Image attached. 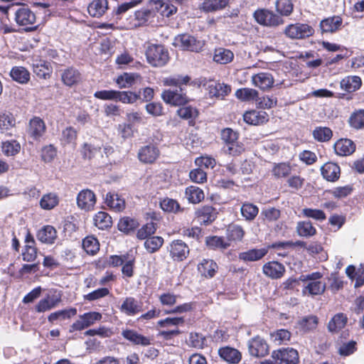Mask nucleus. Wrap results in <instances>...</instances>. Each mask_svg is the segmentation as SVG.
<instances>
[{
  "label": "nucleus",
  "instance_id": "obj_29",
  "mask_svg": "<svg viewBox=\"0 0 364 364\" xmlns=\"http://www.w3.org/2000/svg\"><path fill=\"white\" fill-rule=\"evenodd\" d=\"M122 336L132 342L135 345H141L142 346H147L150 345L151 340L149 337L144 336L141 334H139L136 331L130 329L124 330L122 332Z\"/></svg>",
  "mask_w": 364,
  "mask_h": 364
},
{
  "label": "nucleus",
  "instance_id": "obj_51",
  "mask_svg": "<svg viewBox=\"0 0 364 364\" xmlns=\"http://www.w3.org/2000/svg\"><path fill=\"white\" fill-rule=\"evenodd\" d=\"M299 325L304 332H309L316 328L318 318L313 315L304 316L299 321Z\"/></svg>",
  "mask_w": 364,
  "mask_h": 364
},
{
  "label": "nucleus",
  "instance_id": "obj_7",
  "mask_svg": "<svg viewBox=\"0 0 364 364\" xmlns=\"http://www.w3.org/2000/svg\"><path fill=\"white\" fill-rule=\"evenodd\" d=\"M102 314L96 311H90L79 316L78 319L76 320L70 326V332L82 331L90 326L93 325L96 321H100Z\"/></svg>",
  "mask_w": 364,
  "mask_h": 364
},
{
  "label": "nucleus",
  "instance_id": "obj_11",
  "mask_svg": "<svg viewBox=\"0 0 364 364\" xmlns=\"http://www.w3.org/2000/svg\"><path fill=\"white\" fill-rule=\"evenodd\" d=\"M168 251L173 260L181 262L187 258L190 250L187 244L183 240H176L170 243Z\"/></svg>",
  "mask_w": 364,
  "mask_h": 364
},
{
  "label": "nucleus",
  "instance_id": "obj_57",
  "mask_svg": "<svg viewBox=\"0 0 364 364\" xmlns=\"http://www.w3.org/2000/svg\"><path fill=\"white\" fill-rule=\"evenodd\" d=\"M235 96L242 101H251L257 99L258 92L252 88H240L235 92Z\"/></svg>",
  "mask_w": 364,
  "mask_h": 364
},
{
  "label": "nucleus",
  "instance_id": "obj_59",
  "mask_svg": "<svg viewBox=\"0 0 364 364\" xmlns=\"http://www.w3.org/2000/svg\"><path fill=\"white\" fill-rule=\"evenodd\" d=\"M163 243L164 239L161 237L151 236L146 240L144 247L149 252L154 253L163 245Z\"/></svg>",
  "mask_w": 364,
  "mask_h": 364
},
{
  "label": "nucleus",
  "instance_id": "obj_60",
  "mask_svg": "<svg viewBox=\"0 0 364 364\" xmlns=\"http://www.w3.org/2000/svg\"><path fill=\"white\" fill-rule=\"evenodd\" d=\"M116 101L124 104H133L139 98V95L131 91H117Z\"/></svg>",
  "mask_w": 364,
  "mask_h": 364
},
{
  "label": "nucleus",
  "instance_id": "obj_22",
  "mask_svg": "<svg viewBox=\"0 0 364 364\" xmlns=\"http://www.w3.org/2000/svg\"><path fill=\"white\" fill-rule=\"evenodd\" d=\"M253 85L262 90L271 88L274 84V77L269 73H259L252 77Z\"/></svg>",
  "mask_w": 364,
  "mask_h": 364
},
{
  "label": "nucleus",
  "instance_id": "obj_62",
  "mask_svg": "<svg viewBox=\"0 0 364 364\" xmlns=\"http://www.w3.org/2000/svg\"><path fill=\"white\" fill-rule=\"evenodd\" d=\"M2 151L8 156L18 154L21 149L20 144L16 140L6 141L2 143Z\"/></svg>",
  "mask_w": 364,
  "mask_h": 364
},
{
  "label": "nucleus",
  "instance_id": "obj_6",
  "mask_svg": "<svg viewBox=\"0 0 364 364\" xmlns=\"http://www.w3.org/2000/svg\"><path fill=\"white\" fill-rule=\"evenodd\" d=\"M314 29L307 23H296L286 26L285 36L290 39H304L311 36Z\"/></svg>",
  "mask_w": 364,
  "mask_h": 364
},
{
  "label": "nucleus",
  "instance_id": "obj_37",
  "mask_svg": "<svg viewBox=\"0 0 364 364\" xmlns=\"http://www.w3.org/2000/svg\"><path fill=\"white\" fill-rule=\"evenodd\" d=\"M10 75L14 81L20 84H26L30 80V73L21 66L14 67L10 72Z\"/></svg>",
  "mask_w": 364,
  "mask_h": 364
},
{
  "label": "nucleus",
  "instance_id": "obj_56",
  "mask_svg": "<svg viewBox=\"0 0 364 364\" xmlns=\"http://www.w3.org/2000/svg\"><path fill=\"white\" fill-rule=\"evenodd\" d=\"M332 136L333 132L328 127H318L313 131V136L318 141H327L331 139Z\"/></svg>",
  "mask_w": 364,
  "mask_h": 364
},
{
  "label": "nucleus",
  "instance_id": "obj_21",
  "mask_svg": "<svg viewBox=\"0 0 364 364\" xmlns=\"http://www.w3.org/2000/svg\"><path fill=\"white\" fill-rule=\"evenodd\" d=\"M218 268L217 263L210 259H203L197 267L199 274L205 278L213 277L217 272Z\"/></svg>",
  "mask_w": 364,
  "mask_h": 364
},
{
  "label": "nucleus",
  "instance_id": "obj_1",
  "mask_svg": "<svg viewBox=\"0 0 364 364\" xmlns=\"http://www.w3.org/2000/svg\"><path fill=\"white\" fill-rule=\"evenodd\" d=\"M322 277L323 274L318 272L301 276V281L304 282L302 293L311 296L322 294L326 288V283L321 281Z\"/></svg>",
  "mask_w": 364,
  "mask_h": 364
},
{
  "label": "nucleus",
  "instance_id": "obj_8",
  "mask_svg": "<svg viewBox=\"0 0 364 364\" xmlns=\"http://www.w3.org/2000/svg\"><path fill=\"white\" fill-rule=\"evenodd\" d=\"M272 358L277 364H297L299 363V353L296 350L287 348L274 350Z\"/></svg>",
  "mask_w": 364,
  "mask_h": 364
},
{
  "label": "nucleus",
  "instance_id": "obj_30",
  "mask_svg": "<svg viewBox=\"0 0 364 364\" xmlns=\"http://www.w3.org/2000/svg\"><path fill=\"white\" fill-rule=\"evenodd\" d=\"M37 238L43 243L53 244L57 239V231L51 225H45L38 230Z\"/></svg>",
  "mask_w": 364,
  "mask_h": 364
},
{
  "label": "nucleus",
  "instance_id": "obj_58",
  "mask_svg": "<svg viewBox=\"0 0 364 364\" xmlns=\"http://www.w3.org/2000/svg\"><path fill=\"white\" fill-rule=\"evenodd\" d=\"M275 7L279 14L287 16L292 13L294 5L291 0H277L275 2Z\"/></svg>",
  "mask_w": 364,
  "mask_h": 364
},
{
  "label": "nucleus",
  "instance_id": "obj_63",
  "mask_svg": "<svg viewBox=\"0 0 364 364\" xmlns=\"http://www.w3.org/2000/svg\"><path fill=\"white\" fill-rule=\"evenodd\" d=\"M156 228L153 222L147 223L139 229L136 236L139 240H146L155 233Z\"/></svg>",
  "mask_w": 364,
  "mask_h": 364
},
{
  "label": "nucleus",
  "instance_id": "obj_10",
  "mask_svg": "<svg viewBox=\"0 0 364 364\" xmlns=\"http://www.w3.org/2000/svg\"><path fill=\"white\" fill-rule=\"evenodd\" d=\"M15 20L18 25L25 26L26 31H31L35 28L33 25L36 18L35 14L30 9L22 6L16 11Z\"/></svg>",
  "mask_w": 364,
  "mask_h": 364
},
{
  "label": "nucleus",
  "instance_id": "obj_44",
  "mask_svg": "<svg viewBox=\"0 0 364 364\" xmlns=\"http://www.w3.org/2000/svg\"><path fill=\"white\" fill-rule=\"evenodd\" d=\"M296 232L301 237H309L316 233V230L310 221H299L296 225Z\"/></svg>",
  "mask_w": 364,
  "mask_h": 364
},
{
  "label": "nucleus",
  "instance_id": "obj_45",
  "mask_svg": "<svg viewBox=\"0 0 364 364\" xmlns=\"http://www.w3.org/2000/svg\"><path fill=\"white\" fill-rule=\"evenodd\" d=\"M185 193L188 200L191 203H198L204 198L203 191L197 186L188 187Z\"/></svg>",
  "mask_w": 364,
  "mask_h": 364
},
{
  "label": "nucleus",
  "instance_id": "obj_19",
  "mask_svg": "<svg viewBox=\"0 0 364 364\" xmlns=\"http://www.w3.org/2000/svg\"><path fill=\"white\" fill-rule=\"evenodd\" d=\"M46 129L43 120L36 117L30 120L28 132L34 140H39L44 135Z\"/></svg>",
  "mask_w": 364,
  "mask_h": 364
},
{
  "label": "nucleus",
  "instance_id": "obj_52",
  "mask_svg": "<svg viewBox=\"0 0 364 364\" xmlns=\"http://www.w3.org/2000/svg\"><path fill=\"white\" fill-rule=\"evenodd\" d=\"M77 136V131L72 127H68L63 130L60 139L63 145L71 144L75 146Z\"/></svg>",
  "mask_w": 364,
  "mask_h": 364
},
{
  "label": "nucleus",
  "instance_id": "obj_54",
  "mask_svg": "<svg viewBox=\"0 0 364 364\" xmlns=\"http://www.w3.org/2000/svg\"><path fill=\"white\" fill-rule=\"evenodd\" d=\"M206 245L211 249L225 250L230 246V243L223 237L211 236L206 238Z\"/></svg>",
  "mask_w": 364,
  "mask_h": 364
},
{
  "label": "nucleus",
  "instance_id": "obj_42",
  "mask_svg": "<svg viewBox=\"0 0 364 364\" xmlns=\"http://www.w3.org/2000/svg\"><path fill=\"white\" fill-rule=\"evenodd\" d=\"M234 58L233 53L226 48H219L215 50L213 60L220 64H228Z\"/></svg>",
  "mask_w": 364,
  "mask_h": 364
},
{
  "label": "nucleus",
  "instance_id": "obj_50",
  "mask_svg": "<svg viewBox=\"0 0 364 364\" xmlns=\"http://www.w3.org/2000/svg\"><path fill=\"white\" fill-rule=\"evenodd\" d=\"M139 77L138 74L125 73L117 78L116 82L119 88H127L130 87Z\"/></svg>",
  "mask_w": 364,
  "mask_h": 364
},
{
  "label": "nucleus",
  "instance_id": "obj_16",
  "mask_svg": "<svg viewBox=\"0 0 364 364\" xmlns=\"http://www.w3.org/2000/svg\"><path fill=\"white\" fill-rule=\"evenodd\" d=\"M96 203V197L94 192L89 189L81 191L77 196V206L85 211L92 210Z\"/></svg>",
  "mask_w": 364,
  "mask_h": 364
},
{
  "label": "nucleus",
  "instance_id": "obj_13",
  "mask_svg": "<svg viewBox=\"0 0 364 364\" xmlns=\"http://www.w3.org/2000/svg\"><path fill=\"white\" fill-rule=\"evenodd\" d=\"M248 350L252 356L264 357L269 353V346L266 341L259 336L252 338L248 341Z\"/></svg>",
  "mask_w": 364,
  "mask_h": 364
},
{
  "label": "nucleus",
  "instance_id": "obj_40",
  "mask_svg": "<svg viewBox=\"0 0 364 364\" xmlns=\"http://www.w3.org/2000/svg\"><path fill=\"white\" fill-rule=\"evenodd\" d=\"M24 250L22 253L23 259L26 262H33L37 257V249L33 246L34 240L30 236L26 239Z\"/></svg>",
  "mask_w": 364,
  "mask_h": 364
},
{
  "label": "nucleus",
  "instance_id": "obj_34",
  "mask_svg": "<svg viewBox=\"0 0 364 364\" xmlns=\"http://www.w3.org/2000/svg\"><path fill=\"white\" fill-rule=\"evenodd\" d=\"M245 232L242 226L237 224L230 225L226 230L227 241L238 242H241L245 236Z\"/></svg>",
  "mask_w": 364,
  "mask_h": 364
},
{
  "label": "nucleus",
  "instance_id": "obj_17",
  "mask_svg": "<svg viewBox=\"0 0 364 364\" xmlns=\"http://www.w3.org/2000/svg\"><path fill=\"white\" fill-rule=\"evenodd\" d=\"M285 272L286 269L284 265L277 261L268 262L262 267L263 274L272 279H278L282 278Z\"/></svg>",
  "mask_w": 364,
  "mask_h": 364
},
{
  "label": "nucleus",
  "instance_id": "obj_27",
  "mask_svg": "<svg viewBox=\"0 0 364 364\" xmlns=\"http://www.w3.org/2000/svg\"><path fill=\"white\" fill-rule=\"evenodd\" d=\"M244 121L251 125L262 124L268 121V114L264 111L252 110L243 115Z\"/></svg>",
  "mask_w": 364,
  "mask_h": 364
},
{
  "label": "nucleus",
  "instance_id": "obj_64",
  "mask_svg": "<svg viewBox=\"0 0 364 364\" xmlns=\"http://www.w3.org/2000/svg\"><path fill=\"white\" fill-rule=\"evenodd\" d=\"M161 209L168 213H176L180 209V205L176 200L165 198L160 202Z\"/></svg>",
  "mask_w": 364,
  "mask_h": 364
},
{
  "label": "nucleus",
  "instance_id": "obj_26",
  "mask_svg": "<svg viewBox=\"0 0 364 364\" xmlns=\"http://www.w3.org/2000/svg\"><path fill=\"white\" fill-rule=\"evenodd\" d=\"M105 203L114 212H121L125 208L124 200L115 192L107 193L105 198Z\"/></svg>",
  "mask_w": 364,
  "mask_h": 364
},
{
  "label": "nucleus",
  "instance_id": "obj_49",
  "mask_svg": "<svg viewBox=\"0 0 364 364\" xmlns=\"http://www.w3.org/2000/svg\"><path fill=\"white\" fill-rule=\"evenodd\" d=\"M58 196L54 193L45 194L40 200V206L44 210H51L58 204Z\"/></svg>",
  "mask_w": 364,
  "mask_h": 364
},
{
  "label": "nucleus",
  "instance_id": "obj_2",
  "mask_svg": "<svg viewBox=\"0 0 364 364\" xmlns=\"http://www.w3.org/2000/svg\"><path fill=\"white\" fill-rule=\"evenodd\" d=\"M145 54L147 62L153 67L164 66L169 60L167 49L161 44H149Z\"/></svg>",
  "mask_w": 364,
  "mask_h": 364
},
{
  "label": "nucleus",
  "instance_id": "obj_48",
  "mask_svg": "<svg viewBox=\"0 0 364 364\" xmlns=\"http://www.w3.org/2000/svg\"><path fill=\"white\" fill-rule=\"evenodd\" d=\"M94 223L99 229L105 230L111 227L112 221V218L107 213L100 211L95 215Z\"/></svg>",
  "mask_w": 364,
  "mask_h": 364
},
{
  "label": "nucleus",
  "instance_id": "obj_25",
  "mask_svg": "<svg viewBox=\"0 0 364 364\" xmlns=\"http://www.w3.org/2000/svg\"><path fill=\"white\" fill-rule=\"evenodd\" d=\"M334 150L337 155L345 156L352 154L355 150L354 142L348 139H340L334 144Z\"/></svg>",
  "mask_w": 364,
  "mask_h": 364
},
{
  "label": "nucleus",
  "instance_id": "obj_36",
  "mask_svg": "<svg viewBox=\"0 0 364 364\" xmlns=\"http://www.w3.org/2000/svg\"><path fill=\"white\" fill-rule=\"evenodd\" d=\"M198 218L200 223L208 225L216 218L215 208L212 206L205 205L200 208L198 212Z\"/></svg>",
  "mask_w": 364,
  "mask_h": 364
},
{
  "label": "nucleus",
  "instance_id": "obj_35",
  "mask_svg": "<svg viewBox=\"0 0 364 364\" xmlns=\"http://www.w3.org/2000/svg\"><path fill=\"white\" fill-rule=\"evenodd\" d=\"M348 321L347 316L343 313H338L333 316L328 323V330L331 333H338L343 328Z\"/></svg>",
  "mask_w": 364,
  "mask_h": 364
},
{
  "label": "nucleus",
  "instance_id": "obj_32",
  "mask_svg": "<svg viewBox=\"0 0 364 364\" xmlns=\"http://www.w3.org/2000/svg\"><path fill=\"white\" fill-rule=\"evenodd\" d=\"M342 23L343 21L340 16H334L321 21L320 28L322 32L334 33L341 28Z\"/></svg>",
  "mask_w": 364,
  "mask_h": 364
},
{
  "label": "nucleus",
  "instance_id": "obj_43",
  "mask_svg": "<svg viewBox=\"0 0 364 364\" xmlns=\"http://www.w3.org/2000/svg\"><path fill=\"white\" fill-rule=\"evenodd\" d=\"M77 314V309L75 308H69L51 313L48 320L49 322L53 323L57 320H65L75 316Z\"/></svg>",
  "mask_w": 364,
  "mask_h": 364
},
{
  "label": "nucleus",
  "instance_id": "obj_9",
  "mask_svg": "<svg viewBox=\"0 0 364 364\" xmlns=\"http://www.w3.org/2000/svg\"><path fill=\"white\" fill-rule=\"evenodd\" d=\"M161 97L166 103L174 106L184 105L188 101L182 87L164 90L161 94Z\"/></svg>",
  "mask_w": 364,
  "mask_h": 364
},
{
  "label": "nucleus",
  "instance_id": "obj_46",
  "mask_svg": "<svg viewBox=\"0 0 364 364\" xmlns=\"http://www.w3.org/2000/svg\"><path fill=\"white\" fill-rule=\"evenodd\" d=\"M229 0H206L202 4V9L206 12H213L223 9L228 4Z\"/></svg>",
  "mask_w": 364,
  "mask_h": 364
},
{
  "label": "nucleus",
  "instance_id": "obj_12",
  "mask_svg": "<svg viewBox=\"0 0 364 364\" xmlns=\"http://www.w3.org/2000/svg\"><path fill=\"white\" fill-rule=\"evenodd\" d=\"M210 97L223 99L231 91L230 86L216 80H210L204 84Z\"/></svg>",
  "mask_w": 364,
  "mask_h": 364
},
{
  "label": "nucleus",
  "instance_id": "obj_41",
  "mask_svg": "<svg viewBox=\"0 0 364 364\" xmlns=\"http://www.w3.org/2000/svg\"><path fill=\"white\" fill-rule=\"evenodd\" d=\"M242 216L247 221H252L259 213V208L256 205L251 203H244L240 208Z\"/></svg>",
  "mask_w": 364,
  "mask_h": 364
},
{
  "label": "nucleus",
  "instance_id": "obj_5",
  "mask_svg": "<svg viewBox=\"0 0 364 364\" xmlns=\"http://www.w3.org/2000/svg\"><path fill=\"white\" fill-rule=\"evenodd\" d=\"M253 16L257 23L264 26L276 27L284 23V20L280 16L265 9L256 10Z\"/></svg>",
  "mask_w": 364,
  "mask_h": 364
},
{
  "label": "nucleus",
  "instance_id": "obj_33",
  "mask_svg": "<svg viewBox=\"0 0 364 364\" xmlns=\"http://www.w3.org/2000/svg\"><path fill=\"white\" fill-rule=\"evenodd\" d=\"M361 85L362 80L360 77L356 75L347 76L340 82L341 88L347 92H353L358 90Z\"/></svg>",
  "mask_w": 364,
  "mask_h": 364
},
{
  "label": "nucleus",
  "instance_id": "obj_55",
  "mask_svg": "<svg viewBox=\"0 0 364 364\" xmlns=\"http://www.w3.org/2000/svg\"><path fill=\"white\" fill-rule=\"evenodd\" d=\"M82 247L87 253L93 255L99 251L100 243L95 237L87 236L82 241Z\"/></svg>",
  "mask_w": 364,
  "mask_h": 364
},
{
  "label": "nucleus",
  "instance_id": "obj_31",
  "mask_svg": "<svg viewBox=\"0 0 364 364\" xmlns=\"http://www.w3.org/2000/svg\"><path fill=\"white\" fill-rule=\"evenodd\" d=\"M107 9V0H92L87 6L89 14L95 18L102 16Z\"/></svg>",
  "mask_w": 364,
  "mask_h": 364
},
{
  "label": "nucleus",
  "instance_id": "obj_61",
  "mask_svg": "<svg viewBox=\"0 0 364 364\" xmlns=\"http://www.w3.org/2000/svg\"><path fill=\"white\" fill-rule=\"evenodd\" d=\"M198 113V110L191 106H182L177 110V114L186 120H194Z\"/></svg>",
  "mask_w": 364,
  "mask_h": 364
},
{
  "label": "nucleus",
  "instance_id": "obj_3",
  "mask_svg": "<svg viewBox=\"0 0 364 364\" xmlns=\"http://www.w3.org/2000/svg\"><path fill=\"white\" fill-rule=\"evenodd\" d=\"M221 139L225 143L223 150L225 154L237 156L244 151L243 144L238 141V134L230 128L221 131Z\"/></svg>",
  "mask_w": 364,
  "mask_h": 364
},
{
  "label": "nucleus",
  "instance_id": "obj_53",
  "mask_svg": "<svg viewBox=\"0 0 364 364\" xmlns=\"http://www.w3.org/2000/svg\"><path fill=\"white\" fill-rule=\"evenodd\" d=\"M138 225L139 223L136 220L129 217H124L119 220L118 223V229L121 232L128 234L130 232L134 231Z\"/></svg>",
  "mask_w": 364,
  "mask_h": 364
},
{
  "label": "nucleus",
  "instance_id": "obj_47",
  "mask_svg": "<svg viewBox=\"0 0 364 364\" xmlns=\"http://www.w3.org/2000/svg\"><path fill=\"white\" fill-rule=\"evenodd\" d=\"M350 126L355 129L364 128V109H358L354 111L348 119Z\"/></svg>",
  "mask_w": 364,
  "mask_h": 364
},
{
  "label": "nucleus",
  "instance_id": "obj_20",
  "mask_svg": "<svg viewBox=\"0 0 364 364\" xmlns=\"http://www.w3.org/2000/svg\"><path fill=\"white\" fill-rule=\"evenodd\" d=\"M321 175L328 181L335 182L338 180L341 175V169L338 164L333 162H327L321 168Z\"/></svg>",
  "mask_w": 364,
  "mask_h": 364
},
{
  "label": "nucleus",
  "instance_id": "obj_38",
  "mask_svg": "<svg viewBox=\"0 0 364 364\" xmlns=\"http://www.w3.org/2000/svg\"><path fill=\"white\" fill-rule=\"evenodd\" d=\"M292 168L289 163L282 162L274 164L272 173L274 178L279 179L289 176L291 172Z\"/></svg>",
  "mask_w": 364,
  "mask_h": 364
},
{
  "label": "nucleus",
  "instance_id": "obj_14",
  "mask_svg": "<svg viewBox=\"0 0 364 364\" xmlns=\"http://www.w3.org/2000/svg\"><path fill=\"white\" fill-rule=\"evenodd\" d=\"M143 304L141 301L132 297H126L119 307V310L128 316H134L142 311Z\"/></svg>",
  "mask_w": 364,
  "mask_h": 364
},
{
  "label": "nucleus",
  "instance_id": "obj_28",
  "mask_svg": "<svg viewBox=\"0 0 364 364\" xmlns=\"http://www.w3.org/2000/svg\"><path fill=\"white\" fill-rule=\"evenodd\" d=\"M60 301V296L48 294L45 298L38 301L36 306V311L38 313L49 311L57 306Z\"/></svg>",
  "mask_w": 364,
  "mask_h": 364
},
{
  "label": "nucleus",
  "instance_id": "obj_15",
  "mask_svg": "<svg viewBox=\"0 0 364 364\" xmlns=\"http://www.w3.org/2000/svg\"><path fill=\"white\" fill-rule=\"evenodd\" d=\"M159 155V148L153 144L141 146L138 151V159L143 164H153Z\"/></svg>",
  "mask_w": 364,
  "mask_h": 364
},
{
  "label": "nucleus",
  "instance_id": "obj_24",
  "mask_svg": "<svg viewBox=\"0 0 364 364\" xmlns=\"http://www.w3.org/2000/svg\"><path fill=\"white\" fill-rule=\"evenodd\" d=\"M268 252V247L260 249H251L245 252H240L238 255L239 259L247 262H256L262 259Z\"/></svg>",
  "mask_w": 364,
  "mask_h": 364
},
{
  "label": "nucleus",
  "instance_id": "obj_23",
  "mask_svg": "<svg viewBox=\"0 0 364 364\" xmlns=\"http://www.w3.org/2000/svg\"><path fill=\"white\" fill-rule=\"evenodd\" d=\"M218 354L222 359L230 364H237L242 359L241 353L229 346L219 348Z\"/></svg>",
  "mask_w": 364,
  "mask_h": 364
},
{
  "label": "nucleus",
  "instance_id": "obj_18",
  "mask_svg": "<svg viewBox=\"0 0 364 364\" xmlns=\"http://www.w3.org/2000/svg\"><path fill=\"white\" fill-rule=\"evenodd\" d=\"M32 66L34 74L39 78L46 80L50 77L53 68L50 63L36 58L32 60Z\"/></svg>",
  "mask_w": 364,
  "mask_h": 364
},
{
  "label": "nucleus",
  "instance_id": "obj_4",
  "mask_svg": "<svg viewBox=\"0 0 364 364\" xmlns=\"http://www.w3.org/2000/svg\"><path fill=\"white\" fill-rule=\"evenodd\" d=\"M173 45L183 50L199 52L203 46V43L193 36L182 33L174 38Z\"/></svg>",
  "mask_w": 364,
  "mask_h": 364
},
{
  "label": "nucleus",
  "instance_id": "obj_39",
  "mask_svg": "<svg viewBox=\"0 0 364 364\" xmlns=\"http://www.w3.org/2000/svg\"><path fill=\"white\" fill-rule=\"evenodd\" d=\"M61 79L65 85L72 86L80 80V75L76 69L69 68L63 71Z\"/></svg>",
  "mask_w": 364,
  "mask_h": 364
}]
</instances>
